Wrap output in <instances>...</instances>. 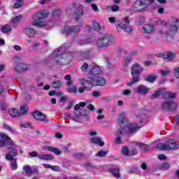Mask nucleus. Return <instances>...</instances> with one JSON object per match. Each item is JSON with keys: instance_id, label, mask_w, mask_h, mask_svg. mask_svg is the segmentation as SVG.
Segmentation results:
<instances>
[{"instance_id": "f257e3e1", "label": "nucleus", "mask_w": 179, "mask_h": 179, "mask_svg": "<svg viewBox=\"0 0 179 179\" xmlns=\"http://www.w3.org/2000/svg\"><path fill=\"white\" fill-rule=\"evenodd\" d=\"M69 45L64 44L55 50L50 57V59L55 62L56 65H68L72 59V52L68 51Z\"/></svg>"}, {"instance_id": "f03ea898", "label": "nucleus", "mask_w": 179, "mask_h": 179, "mask_svg": "<svg viewBox=\"0 0 179 179\" xmlns=\"http://www.w3.org/2000/svg\"><path fill=\"white\" fill-rule=\"evenodd\" d=\"M80 83L84 86L85 89L90 90L93 86H104L106 85V79L103 77H95L89 78L88 80L82 78L80 80Z\"/></svg>"}, {"instance_id": "7ed1b4c3", "label": "nucleus", "mask_w": 179, "mask_h": 179, "mask_svg": "<svg viewBox=\"0 0 179 179\" xmlns=\"http://www.w3.org/2000/svg\"><path fill=\"white\" fill-rule=\"evenodd\" d=\"M108 20L110 23H116L118 27L122 29V30L126 33L131 34L132 31H134V29H132V27L129 25V18L128 17L124 18L123 22L120 21V20H117V19H115L114 17H110Z\"/></svg>"}, {"instance_id": "20e7f679", "label": "nucleus", "mask_w": 179, "mask_h": 179, "mask_svg": "<svg viewBox=\"0 0 179 179\" xmlns=\"http://www.w3.org/2000/svg\"><path fill=\"white\" fill-rule=\"evenodd\" d=\"M48 16V13L45 10H42L36 13H35L33 17V21L31 22V26H36V27H45L47 26V22H38V20H43Z\"/></svg>"}, {"instance_id": "39448f33", "label": "nucleus", "mask_w": 179, "mask_h": 179, "mask_svg": "<svg viewBox=\"0 0 179 179\" xmlns=\"http://www.w3.org/2000/svg\"><path fill=\"white\" fill-rule=\"evenodd\" d=\"M143 72V67L136 64L131 69V73L132 76L131 81L127 83V86H134V83H138L141 80V73Z\"/></svg>"}, {"instance_id": "423d86ee", "label": "nucleus", "mask_w": 179, "mask_h": 179, "mask_svg": "<svg viewBox=\"0 0 179 179\" xmlns=\"http://www.w3.org/2000/svg\"><path fill=\"white\" fill-rule=\"evenodd\" d=\"M168 23L169 24V31H164L163 29L159 31L160 34L165 36L170 35V33L173 34H176L177 31H178L179 27V20L176 17H172L168 20Z\"/></svg>"}, {"instance_id": "0eeeda50", "label": "nucleus", "mask_w": 179, "mask_h": 179, "mask_svg": "<svg viewBox=\"0 0 179 179\" xmlns=\"http://www.w3.org/2000/svg\"><path fill=\"white\" fill-rule=\"evenodd\" d=\"M155 149H160L161 150H176L179 149V142H176L174 140H169L165 144H157Z\"/></svg>"}, {"instance_id": "6e6552de", "label": "nucleus", "mask_w": 179, "mask_h": 179, "mask_svg": "<svg viewBox=\"0 0 179 179\" xmlns=\"http://www.w3.org/2000/svg\"><path fill=\"white\" fill-rule=\"evenodd\" d=\"M114 44V38L111 36H105L99 38L96 41V45L99 48H103L104 47H108Z\"/></svg>"}, {"instance_id": "1a4fd4ad", "label": "nucleus", "mask_w": 179, "mask_h": 179, "mask_svg": "<svg viewBox=\"0 0 179 179\" xmlns=\"http://www.w3.org/2000/svg\"><path fill=\"white\" fill-rule=\"evenodd\" d=\"M152 3H155V0H137L134 3V8H136V9L141 8V9L138 10L139 12H141L142 9H145V8L150 6Z\"/></svg>"}, {"instance_id": "9d476101", "label": "nucleus", "mask_w": 179, "mask_h": 179, "mask_svg": "<svg viewBox=\"0 0 179 179\" xmlns=\"http://www.w3.org/2000/svg\"><path fill=\"white\" fill-rule=\"evenodd\" d=\"M32 115L35 120L40 121L41 122H44V124H48L51 122V120L48 119L47 115L41 113V112L38 110H35L32 113Z\"/></svg>"}, {"instance_id": "9b49d317", "label": "nucleus", "mask_w": 179, "mask_h": 179, "mask_svg": "<svg viewBox=\"0 0 179 179\" xmlns=\"http://www.w3.org/2000/svg\"><path fill=\"white\" fill-rule=\"evenodd\" d=\"M29 156L31 157H38L39 160H54V156L48 154H38L37 151H32L29 152Z\"/></svg>"}, {"instance_id": "f8f14e48", "label": "nucleus", "mask_w": 179, "mask_h": 179, "mask_svg": "<svg viewBox=\"0 0 179 179\" xmlns=\"http://www.w3.org/2000/svg\"><path fill=\"white\" fill-rule=\"evenodd\" d=\"M80 30H82V27L80 25H74L64 27L62 30V33L66 36H69V34H72V33H78Z\"/></svg>"}, {"instance_id": "ddd939ff", "label": "nucleus", "mask_w": 179, "mask_h": 179, "mask_svg": "<svg viewBox=\"0 0 179 179\" xmlns=\"http://www.w3.org/2000/svg\"><path fill=\"white\" fill-rule=\"evenodd\" d=\"M177 103L173 101H165L162 104V108L164 111H174L177 110Z\"/></svg>"}, {"instance_id": "4468645a", "label": "nucleus", "mask_w": 179, "mask_h": 179, "mask_svg": "<svg viewBox=\"0 0 179 179\" xmlns=\"http://www.w3.org/2000/svg\"><path fill=\"white\" fill-rule=\"evenodd\" d=\"M101 73V68L100 66L94 64L90 66L89 75H100Z\"/></svg>"}, {"instance_id": "2eb2a0df", "label": "nucleus", "mask_w": 179, "mask_h": 179, "mask_svg": "<svg viewBox=\"0 0 179 179\" xmlns=\"http://www.w3.org/2000/svg\"><path fill=\"white\" fill-rule=\"evenodd\" d=\"M23 170L25 171L26 174L28 176H31L33 174H36V176H38L40 174V171H38V169H31V166L29 165H24L23 166Z\"/></svg>"}, {"instance_id": "dca6fc26", "label": "nucleus", "mask_w": 179, "mask_h": 179, "mask_svg": "<svg viewBox=\"0 0 179 179\" xmlns=\"http://www.w3.org/2000/svg\"><path fill=\"white\" fill-rule=\"evenodd\" d=\"M30 68V64H26L24 63H20L15 67V72L20 73L22 72H25Z\"/></svg>"}, {"instance_id": "f3484780", "label": "nucleus", "mask_w": 179, "mask_h": 179, "mask_svg": "<svg viewBox=\"0 0 179 179\" xmlns=\"http://www.w3.org/2000/svg\"><path fill=\"white\" fill-rule=\"evenodd\" d=\"M132 62V58L131 57H126L123 60V63L122 64L121 71H123V72H127L129 69V64Z\"/></svg>"}, {"instance_id": "a211bd4d", "label": "nucleus", "mask_w": 179, "mask_h": 179, "mask_svg": "<svg viewBox=\"0 0 179 179\" xmlns=\"http://www.w3.org/2000/svg\"><path fill=\"white\" fill-rule=\"evenodd\" d=\"M0 138L2 139L3 142L6 143V146H12L13 143H12V138L9 137L7 134L0 133Z\"/></svg>"}, {"instance_id": "6ab92c4d", "label": "nucleus", "mask_w": 179, "mask_h": 179, "mask_svg": "<svg viewBox=\"0 0 179 179\" xmlns=\"http://www.w3.org/2000/svg\"><path fill=\"white\" fill-rule=\"evenodd\" d=\"M74 15H75V19L76 22H78V20H79L80 17L83 16V6H79L78 7H77L74 12Z\"/></svg>"}, {"instance_id": "aec40b11", "label": "nucleus", "mask_w": 179, "mask_h": 179, "mask_svg": "<svg viewBox=\"0 0 179 179\" xmlns=\"http://www.w3.org/2000/svg\"><path fill=\"white\" fill-rule=\"evenodd\" d=\"M155 30V27L152 24H144L142 27V33L150 34Z\"/></svg>"}, {"instance_id": "412c9836", "label": "nucleus", "mask_w": 179, "mask_h": 179, "mask_svg": "<svg viewBox=\"0 0 179 179\" xmlns=\"http://www.w3.org/2000/svg\"><path fill=\"white\" fill-rule=\"evenodd\" d=\"M176 58V53L171 51H166L164 52V59L167 61H173Z\"/></svg>"}, {"instance_id": "4be33fe9", "label": "nucleus", "mask_w": 179, "mask_h": 179, "mask_svg": "<svg viewBox=\"0 0 179 179\" xmlns=\"http://www.w3.org/2000/svg\"><path fill=\"white\" fill-rule=\"evenodd\" d=\"M118 122L119 125H123V127H127V124H128V119L127 118V117H125V115L122 113L119 115Z\"/></svg>"}, {"instance_id": "5701e85b", "label": "nucleus", "mask_w": 179, "mask_h": 179, "mask_svg": "<svg viewBox=\"0 0 179 179\" xmlns=\"http://www.w3.org/2000/svg\"><path fill=\"white\" fill-rule=\"evenodd\" d=\"M122 153L124 156H134V155H136L138 152L136 151V150H133L129 151V149H128V148L124 147L122 150Z\"/></svg>"}, {"instance_id": "b1692460", "label": "nucleus", "mask_w": 179, "mask_h": 179, "mask_svg": "<svg viewBox=\"0 0 179 179\" xmlns=\"http://www.w3.org/2000/svg\"><path fill=\"white\" fill-rule=\"evenodd\" d=\"M8 113L12 118H17V117H20V112L15 108H10Z\"/></svg>"}, {"instance_id": "393cba45", "label": "nucleus", "mask_w": 179, "mask_h": 179, "mask_svg": "<svg viewBox=\"0 0 179 179\" xmlns=\"http://www.w3.org/2000/svg\"><path fill=\"white\" fill-rule=\"evenodd\" d=\"M140 127H138V124L135 122L131 123L128 126L129 134H134V132H136V131H138Z\"/></svg>"}, {"instance_id": "a878e982", "label": "nucleus", "mask_w": 179, "mask_h": 179, "mask_svg": "<svg viewBox=\"0 0 179 179\" xmlns=\"http://www.w3.org/2000/svg\"><path fill=\"white\" fill-rule=\"evenodd\" d=\"M45 149L48 152H52V153H55V155H56L57 156H59V155H62V152L61 151V150L55 147L47 146Z\"/></svg>"}, {"instance_id": "bb28decb", "label": "nucleus", "mask_w": 179, "mask_h": 179, "mask_svg": "<svg viewBox=\"0 0 179 179\" xmlns=\"http://www.w3.org/2000/svg\"><path fill=\"white\" fill-rule=\"evenodd\" d=\"M166 92V89L164 88H161L155 92V94H152L150 98L151 100H155L159 97V96H161V94H163Z\"/></svg>"}, {"instance_id": "cd10ccee", "label": "nucleus", "mask_w": 179, "mask_h": 179, "mask_svg": "<svg viewBox=\"0 0 179 179\" xmlns=\"http://www.w3.org/2000/svg\"><path fill=\"white\" fill-rule=\"evenodd\" d=\"M136 91L138 94H146V93L149 92V90L148 89V87L145 85H139L137 87Z\"/></svg>"}, {"instance_id": "c85d7f7f", "label": "nucleus", "mask_w": 179, "mask_h": 179, "mask_svg": "<svg viewBox=\"0 0 179 179\" xmlns=\"http://www.w3.org/2000/svg\"><path fill=\"white\" fill-rule=\"evenodd\" d=\"M24 33L28 37H34L36 36V31L33 28L27 27L24 29Z\"/></svg>"}, {"instance_id": "c756f323", "label": "nucleus", "mask_w": 179, "mask_h": 179, "mask_svg": "<svg viewBox=\"0 0 179 179\" xmlns=\"http://www.w3.org/2000/svg\"><path fill=\"white\" fill-rule=\"evenodd\" d=\"M90 142L94 145H99V146H104V142L101 141V138L99 137L91 138Z\"/></svg>"}, {"instance_id": "7c9ffc66", "label": "nucleus", "mask_w": 179, "mask_h": 179, "mask_svg": "<svg viewBox=\"0 0 179 179\" xmlns=\"http://www.w3.org/2000/svg\"><path fill=\"white\" fill-rule=\"evenodd\" d=\"M122 136V130H117L116 131V138L115 140V143L117 145H120V143H122V141L121 140V138Z\"/></svg>"}, {"instance_id": "2f4dec72", "label": "nucleus", "mask_w": 179, "mask_h": 179, "mask_svg": "<svg viewBox=\"0 0 179 179\" xmlns=\"http://www.w3.org/2000/svg\"><path fill=\"white\" fill-rule=\"evenodd\" d=\"M12 30V27L9 24H5L1 27V33H3L4 34L6 33H9Z\"/></svg>"}, {"instance_id": "473e14b6", "label": "nucleus", "mask_w": 179, "mask_h": 179, "mask_svg": "<svg viewBox=\"0 0 179 179\" xmlns=\"http://www.w3.org/2000/svg\"><path fill=\"white\" fill-rule=\"evenodd\" d=\"M8 153L10 155H13V156H17L19 152H17V149L15 147H10L7 148Z\"/></svg>"}, {"instance_id": "72a5a7b5", "label": "nucleus", "mask_w": 179, "mask_h": 179, "mask_svg": "<svg viewBox=\"0 0 179 179\" xmlns=\"http://www.w3.org/2000/svg\"><path fill=\"white\" fill-rule=\"evenodd\" d=\"M135 146H138V148H141V149H143L145 152H148L149 150V145L143 143H135Z\"/></svg>"}, {"instance_id": "f704fd0d", "label": "nucleus", "mask_w": 179, "mask_h": 179, "mask_svg": "<svg viewBox=\"0 0 179 179\" xmlns=\"http://www.w3.org/2000/svg\"><path fill=\"white\" fill-rule=\"evenodd\" d=\"M23 19V15H17L15 17L13 18L11 20V24H19L20 20Z\"/></svg>"}, {"instance_id": "c9c22d12", "label": "nucleus", "mask_w": 179, "mask_h": 179, "mask_svg": "<svg viewBox=\"0 0 179 179\" xmlns=\"http://www.w3.org/2000/svg\"><path fill=\"white\" fill-rule=\"evenodd\" d=\"M20 114H22V115H26L27 113H29V108L26 105H23L20 108Z\"/></svg>"}, {"instance_id": "e433bc0d", "label": "nucleus", "mask_w": 179, "mask_h": 179, "mask_svg": "<svg viewBox=\"0 0 179 179\" xmlns=\"http://www.w3.org/2000/svg\"><path fill=\"white\" fill-rule=\"evenodd\" d=\"M110 173L115 177V178H120V169H109Z\"/></svg>"}, {"instance_id": "4c0bfd02", "label": "nucleus", "mask_w": 179, "mask_h": 179, "mask_svg": "<svg viewBox=\"0 0 179 179\" xmlns=\"http://www.w3.org/2000/svg\"><path fill=\"white\" fill-rule=\"evenodd\" d=\"M162 94H164V99H174L176 97V94H173L171 92H164Z\"/></svg>"}, {"instance_id": "58836bf2", "label": "nucleus", "mask_w": 179, "mask_h": 179, "mask_svg": "<svg viewBox=\"0 0 179 179\" xmlns=\"http://www.w3.org/2000/svg\"><path fill=\"white\" fill-rule=\"evenodd\" d=\"M52 86H53L55 89H59L61 86H62V83L61 80L54 81L52 83Z\"/></svg>"}, {"instance_id": "ea45409f", "label": "nucleus", "mask_w": 179, "mask_h": 179, "mask_svg": "<svg viewBox=\"0 0 179 179\" xmlns=\"http://www.w3.org/2000/svg\"><path fill=\"white\" fill-rule=\"evenodd\" d=\"M136 22V24H138V26L141 24H143V23H145V17L141 15L138 17Z\"/></svg>"}, {"instance_id": "a19ab883", "label": "nucleus", "mask_w": 179, "mask_h": 179, "mask_svg": "<svg viewBox=\"0 0 179 179\" xmlns=\"http://www.w3.org/2000/svg\"><path fill=\"white\" fill-rule=\"evenodd\" d=\"M81 55L85 59H87L90 57V50H84L81 52Z\"/></svg>"}, {"instance_id": "79ce46f5", "label": "nucleus", "mask_w": 179, "mask_h": 179, "mask_svg": "<svg viewBox=\"0 0 179 179\" xmlns=\"http://www.w3.org/2000/svg\"><path fill=\"white\" fill-rule=\"evenodd\" d=\"M146 82H150V83H153L156 80V77L153 76H148L145 79Z\"/></svg>"}, {"instance_id": "37998d69", "label": "nucleus", "mask_w": 179, "mask_h": 179, "mask_svg": "<svg viewBox=\"0 0 179 179\" xmlns=\"http://www.w3.org/2000/svg\"><path fill=\"white\" fill-rule=\"evenodd\" d=\"M3 128L4 129H6V131H9L10 132H12L13 134H15L16 132V130L13 129L12 127H10V126H9L6 124H3Z\"/></svg>"}, {"instance_id": "c03bdc74", "label": "nucleus", "mask_w": 179, "mask_h": 179, "mask_svg": "<svg viewBox=\"0 0 179 179\" xmlns=\"http://www.w3.org/2000/svg\"><path fill=\"white\" fill-rule=\"evenodd\" d=\"M10 168L12 170H17V162H16V159H13V161H11Z\"/></svg>"}, {"instance_id": "a18cd8bd", "label": "nucleus", "mask_w": 179, "mask_h": 179, "mask_svg": "<svg viewBox=\"0 0 179 179\" xmlns=\"http://www.w3.org/2000/svg\"><path fill=\"white\" fill-rule=\"evenodd\" d=\"M65 80H67L66 85L67 86H71L72 85V80H71V75H66L64 77Z\"/></svg>"}, {"instance_id": "49530a36", "label": "nucleus", "mask_w": 179, "mask_h": 179, "mask_svg": "<svg viewBox=\"0 0 179 179\" xmlns=\"http://www.w3.org/2000/svg\"><path fill=\"white\" fill-rule=\"evenodd\" d=\"M93 27L96 31H99V30H101V26H100V24L97 22H94Z\"/></svg>"}, {"instance_id": "de8ad7c7", "label": "nucleus", "mask_w": 179, "mask_h": 179, "mask_svg": "<svg viewBox=\"0 0 179 179\" xmlns=\"http://www.w3.org/2000/svg\"><path fill=\"white\" fill-rule=\"evenodd\" d=\"M0 108L2 111H6V103L3 100H0Z\"/></svg>"}, {"instance_id": "09e8293b", "label": "nucleus", "mask_w": 179, "mask_h": 179, "mask_svg": "<svg viewBox=\"0 0 179 179\" xmlns=\"http://www.w3.org/2000/svg\"><path fill=\"white\" fill-rule=\"evenodd\" d=\"M96 156H98L99 157H104L107 156V152H106L104 150H99L97 152Z\"/></svg>"}, {"instance_id": "8fccbe9b", "label": "nucleus", "mask_w": 179, "mask_h": 179, "mask_svg": "<svg viewBox=\"0 0 179 179\" xmlns=\"http://www.w3.org/2000/svg\"><path fill=\"white\" fill-rule=\"evenodd\" d=\"M160 169H162L163 170H169V169H170V164L165 162L161 165Z\"/></svg>"}, {"instance_id": "3c124183", "label": "nucleus", "mask_w": 179, "mask_h": 179, "mask_svg": "<svg viewBox=\"0 0 179 179\" xmlns=\"http://www.w3.org/2000/svg\"><path fill=\"white\" fill-rule=\"evenodd\" d=\"M67 92L69 93H76V92H78V87H76V86H74L73 87H69L67 89Z\"/></svg>"}, {"instance_id": "603ef678", "label": "nucleus", "mask_w": 179, "mask_h": 179, "mask_svg": "<svg viewBox=\"0 0 179 179\" xmlns=\"http://www.w3.org/2000/svg\"><path fill=\"white\" fill-rule=\"evenodd\" d=\"M59 15H61V10L59 9L55 10L52 13V16L54 17H59Z\"/></svg>"}, {"instance_id": "864d4df0", "label": "nucleus", "mask_w": 179, "mask_h": 179, "mask_svg": "<svg viewBox=\"0 0 179 179\" xmlns=\"http://www.w3.org/2000/svg\"><path fill=\"white\" fill-rule=\"evenodd\" d=\"M87 69H89V64H87V63H84L81 67V71L83 72H87Z\"/></svg>"}, {"instance_id": "5fc2aeb1", "label": "nucleus", "mask_w": 179, "mask_h": 179, "mask_svg": "<svg viewBox=\"0 0 179 179\" xmlns=\"http://www.w3.org/2000/svg\"><path fill=\"white\" fill-rule=\"evenodd\" d=\"M71 118L76 122H80V120L79 119V115H74L73 116H71Z\"/></svg>"}, {"instance_id": "6e6d98bb", "label": "nucleus", "mask_w": 179, "mask_h": 179, "mask_svg": "<svg viewBox=\"0 0 179 179\" xmlns=\"http://www.w3.org/2000/svg\"><path fill=\"white\" fill-rule=\"evenodd\" d=\"M13 156H15V155H13L12 154H9V152H8V154H6V159L7 160H11V162H13V159H16L15 158H13Z\"/></svg>"}, {"instance_id": "4d7b16f0", "label": "nucleus", "mask_w": 179, "mask_h": 179, "mask_svg": "<svg viewBox=\"0 0 179 179\" xmlns=\"http://www.w3.org/2000/svg\"><path fill=\"white\" fill-rule=\"evenodd\" d=\"M22 6H23V4L22 3H18L17 1H16V3H14L13 8H14V9H19L22 8Z\"/></svg>"}, {"instance_id": "13d9d810", "label": "nucleus", "mask_w": 179, "mask_h": 179, "mask_svg": "<svg viewBox=\"0 0 179 179\" xmlns=\"http://www.w3.org/2000/svg\"><path fill=\"white\" fill-rule=\"evenodd\" d=\"M174 75L177 79H179V67H175L173 70Z\"/></svg>"}, {"instance_id": "bf43d9fd", "label": "nucleus", "mask_w": 179, "mask_h": 179, "mask_svg": "<svg viewBox=\"0 0 179 179\" xmlns=\"http://www.w3.org/2000/svg\"><path fill=\"white\" fill-rule=\"evenodd\" d=\"M52 171L59 172L61 171V167L59 166H52Z\"/></svg>"}, {"instance_id": "052dcab7", "label": "nucleus", "mask_w": 179, "mask_h": 179, "mask_svg": "<svg viewBox=\"0 0 179 179\" xmlns=\"http://www.w3.org/2000/svg\"><path fill=\"white\" fill-rule=\"evenodd\" d=\"M90 8H92V9H93V10H94L95 12H100V10H99V7H97V6H96V4L94 3H92L90 5Z\"/></svg>"}, {"instance_id": "680f3d73", "label": "nucleus", "mask_w": 179, "mask_h": 179, "mask_svg": "<svg viewBox=\"0 0 179 179\" xmlns=\"http://www.w3.org/2000/svg\"><path fill=\"white\" fill-rule=\"evenodd\" d=\"M92 94L93 97L97 98V97H100L101 94L100 93L99 91H94L92 92Z\"/></svg>"}, {"instance_id": "e2e57ef3", "label": "nucleus", "mask_w": 179, "mask_h": 179, "mask_svg": "<svg viewBox=\"0 0 179 179\" xmlns=\"http://www.w3.org/2000/svg\"><path fill=\"white\" fill-rule=\"evenodd\" d=\"M111 10L112 12H118V10H120V7L117 5H113L111 7Z\"/></svg>"}, {"instance_id": "0e129e2a", "label": "nucleus", "mask_w": 179, "mask_h": 179, "mask_svg": "<svg viewBox=\"0 0 179 179\" xmlns=\"http://www.w3.org/2000/svg\"><path fill=\"white\" fill-rule=\"evenodd\" d=\"M74 156L76 157V159H81V157H83L85 155L82 152H80V153L75 154Z\"/></svg>"}, {"instance_id": "69168bd1", "label": "nucleus", "mask_w": 179, "mask_h": 179, "mask_svg": "<svg viewBox=\"0 0 179 179\" xmlns=\"http://www.w3.org/2000/svg\"><path fill=\"white\" fill-rule=\"evenodd\" d=\"M79 114L80 115L83 116V117H85L86 115V110L85 109H80L79 110Z\"/></svg>"}, {"instance_id": "338daca9", "label": "nucleus", "mask_w": 179, "mask_h": 179, "mask_svg": "<svg viewBox=\"0 0 179 179\" xmlns=\"http://www.w3.org/2000/svg\"><path fill=\"white\" fill-rule=\"evenodd\" d=\"M91 30H92V27H90V25H86L85 26V31L86 33H90Z\"/></svg>"}, {"instance_id": "774afa93", "label": "nucleus", "mask_w": 179, "mask_h": 179, "mask_svg": "<svg viewBox=\"0 0 179 179\" xmlns=\"http://www.w3.org/2000/svg\"><path fill=\"white\" fill-rule=\"evenodd\" d=\"M22 57H20V56H15L13 57V61L14 62H19L20 61H21Z\"/></svg>"}]
</instances>
